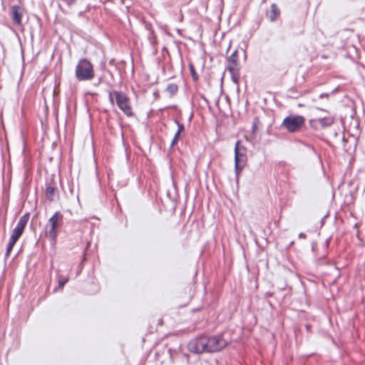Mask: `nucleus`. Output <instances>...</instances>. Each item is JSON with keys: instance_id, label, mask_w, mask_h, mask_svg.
Masks as SVG:
<instances>
[{"instance_id": "nucleus-26", "label": "nucleus", "mask_w": 365, "mask_h": 365, "mask_svg": "<svg viewBox=\"0 0 365 365\" xmlns=\"http://www.w3.org/2000/svg\"><path fill=\"white\" fill-rule=\"evenodd\" d=\"M178 138L174 137L170 143V148H173L178 141Z\"/></svg>"}, {"instance_id": "nucleus-13", "label": "nucleus", "mask_w": 365, "mask_h": 365, "mask_svg": "<svg viewBox=\"0 0 365 365\" xmlns=\"http://www.w3.org/2000/svg\"><path fill=\"white\" fill-rule=\"evenodd\" d=\"M318 120L321 129H325L327 128H329L335 122V118L332 115H328L324 118H318Z\"/></svg>"}, {"instance_id": "nucleus-14", "label": "nucleus", "mask_w": 365, "mask_h": 365, "mask_svg": "<svg viewBox=\"0 0 365 365\" xmlns=\"http://www.w3.org/2000/svg\"><path fill=\"white\" fill-rule=\"evenodd\" d=\"M18 240H19V238H17L16 237H14L12 235L10 236V238H9V242H8L7 247H6V254H5L6 258L9 257V256L10 255V253H11L14 245L18 241Z\"/></svg>"}, {"instance_id": "nucleus-19", "label": "nucleus", "mask_w": 365, "mask_h": 365, "mask_svg": "<svg viewBox=\"0 0 365 365\" xmlns=\"http://www.w3.org/2000/svg\"><path fill=\"white\" fill-rule=\"evenodd\" d=\"M309 125L310 128L312 129H313L314 130H318L321 129L320 126H319V123L318 118L310 119L309 120Z\"/></svg>"}, {"instance_id": "nucleus-20", "label": "nucleus", "mask_w": 365, "mask_h": 365, "mask_svg": "<svg viewBox=\"0 0 365 365\" xmlns=\"http://www.w3.org/2000/svg\"><path fill=\"white\" fill-rule=\"evenodd\" d=\"M59 1L58 6L61 7V4H64L68 7L73 6L78 0H58Z\"/></svg>"}, {"instance_id": "nucleus-35", "label": "nucleus", "mask_w": 365, "mask_h": 365, "mask_svg": "<svg viewBox=\"0 0 365 365\" xmlns=\"http://www.w3.org/2000/svg\"><path fill=\"white\" fill-rule=\"evenodd\" d=\"M294 244V242H291L289 246L292 245Z\"/></svg>"}, {"instance_id": "nucleus-12", "label": "nucleus", "mask_w": 365, "mask_h": 365, "mask_svg": "<svg viewBox=\"0 0 365 365\" xmlns=\"http://www.w3.org/2000/svg\"><path fill=\"white\" fill-rule=\"evenodd\" d=\"M281 11L275 3H272L270 5V10L266 12V16L271 22L276 21L279 19Z\"/></svg>"}, {"instance_id": "nucleus-22", "label": "nucleus", "mask_w": 365, "mask_h": 365, "mask_svg": "<svg viewBox=\"0 0 365 365\" xmlns=\"http://www.w3.org/2000/svg\"><path fill=\"white\" fill-rule=\"evenodd\" d=\"M68 277L59 276L58 277V287L63 288V286L68 282Z\"/></svg>"}, {"instance_id": "nucleus-23", "label": "nucleus", "mask_w": 365, "mask_h": 365, "mask_svg": "<svg viewBox=\"0 0 365 365\" xmlns=\"http://www.w3.org/2000/svg\"><path fill=\"white\" fill-rule=\"evenodd\" d=\"M148 40L152 45L157 43V37L154 31H151L148 35Z\"/></svg>"}, {"instance_id": "nucleus-2", "label": "nucleus", "mask_w": 365, "mask_h": 365, "mask_svg": "<svg viewBox=\"0 0 365 365\" xmlns=\"http://www.w3.org/2000/svg\"><path fill=\"white\" fill-rule=\"evenodd\" d=\"M63 215L56 211L48 220L45 228V236L53 243L56 244L59 229L63 225Z\"/></svg>"}, {"instance_id": "nucleus-31", "label": "nucleus", "mask_w": 365, "mask_h": 365, "mask_svg": "<svg viewBox=\"0 0 365 365\" xmlns=\"http://www.w3.org/2000/svg\"><path fill=\"white\" fill-rule=\"evenodd\" d=\"M202 99L206 102V103H208V101L207 100V98L205 97V96H202Z\"/></svg>"}, {"instance_id": "nucleus-15", "label": "nucleus", "mask_w": 365, "mask_h": 365, "mask_svg": "<svg viewBox=\"0 0 365 365\" xmlns=\"http://www.w3.org/2000/svg\"><path fill=\"white\" fill-rule=\"evenodd\" d=\"M170 96H174L178 93V86L176 83H169L165 89Z\"/></svg>"}, {"instance_id": "nucleus-3", "label": "nucleus", "mask_w": 365, "mask_h": 365, "mask_svg": "<svg viewBox=\"0 0 365 365\" xmlns=\"http://www.w3.org/2000/svg\"><path fill=\"white\" fill-rule=\"evenodd\" d=\"M95 76L93 66L86 58H81L76 64L75 77L78 81H91Z\"/></svg>"}, {"instance_id": "nucleus-34", "label": "nucleus", "mask_w": 365, "mask_h": 365, "mask_svg": "<svg viewBox=\"0 0 365 365\" xmlns=\"http://www.w3.org/2000/svg\"><path fill=\"white\" fill-rule=\"evenodd\" d=\"M82 15H83V11H81V12L79 13V16H82Z\"/></svg>"}, {"instance_id": "nucleus-7", "label": "nucleus", "mask_w": 365, "mask_h": 365, "mask_svg": "<svg viewBox=\"0 0 365 365\" xmlns=\"http://www.w3.org/2000/svg\"><path fill=\"white\" fill-rule=\"evenodd\" d=\"M188 350L194 354H202L207 352L206 336H201L200 337L192 339L187 345Z\"/></svg>"}, {"instance_id": "nucleus-1", "label": "nucleus", "mask_w": 365, "mask_h": 365, "mask_svg": "<svg viewBox=\"0 0 365 365\" xmlns=\"http://www.w3.org/2000/svg\"><path fill=\"white\" fill-rule=\"evenodd\" d=\"M109 102L112 106L116 105L118 108L128 118L133 117L134 113L128 96L119 91H107Z\"/></svg>"}, {"instance_id": "nucleus-16", "label": "nucleus", "mask_w": 365, "mask_h": 365, "mask_svg": "<svg viewBox=\"0 0 365 365\" xmlns=\"http://www.w3.org/2000/svg\"><path fill=\"white\" fill-rule=\"evenodd\" d=\"M188 67L193 81L197 82L199 80V76L195 71L193 63L190 62Z\"/></svg>"}, {"instance_id": "nucleus-32", "label": "nucleus", "mask_w": 365, "mask_h": 365, "mask_svg": "<svg viewBox=\"0 0 365 365\" xmlns=\"http://www.w3.org/2000/svg\"><path fill=\"white\" fill-rule=\"evenodd\" d=\"M309 327H310L309 325H308V324L306 325V328H307V330L309 329Z\"/></svg>"}, {"instance_id": "nucleus-33", "label": "nucleus", "mask_w": 365, "mask_h": 365, "mask_svg": "<svg viewBox=\"0 0 365 365\" xmlns=\"http://www.w3.org/2000/svg\"><path fill=\"white\" fill-rule=\"evenodd\" d=\"M267 1V0H262V4H264Z\"/></svg>"}, {"instance_id": "nucleus-18", "label": "nucleus", "mask_w": 365, "mask_h": 365, "mask_svg": "<svg viewBox=\"0 0 365 365\" xmlns=\"http://www.w3.org/2000/svg\"><path fill=\"white\" fill-rule=\"evenodd\" d=\"M259 124H260V120H259V117H257V116L255 117L254 119H253V122H252V128H251V132H252V134L253 135H255L256 130H257V127H258V125Z\"/></svg>"}, {"instance_id": "nucleus-30", "label": "nucleus", "mask_w": 365, "mask_h": 365, "mask_svg": "<svg viewBox=\"0 0 365 365\" xmlns=\"http://www.w3.org/2000/svg\"><path fill=\"white\" fill-rule=\"evenodd\" d=\"M180 133H181L180 132L177 131V132L175 133V134L174 137H175V138H178V139H179L180 135Z\"/></svg>"}, {"instance_id": "nucleus-9", "label": "nucleus", "mask_w": 365, "mask_h": 365, "mask_svg": "<svg viewBox=\"0 0 365 365\" xmlns=\"http://www.w3.org/2000/svg\"><path fill=\"white\" fill-rule=\"evenodd\" d=\"M30 217V213L26 212L24 215H23L19 222H17V225H16L15 228L13 230L11 235L14 237H16L19 239V237L21 236V235L24 232V230L28 223V221Z\"/></svg>"}, {"instance_id": "nucleus-27", "label": "nucleus", "mask_w": 365, "mask_h": 365, "mask_svg": "<svg viewBox=\"0 0 365 365\" xmlns=\"http://www.w3.org/2000/svg\"><path fill=\"white\" fill-rule=\"evenodd\" d=\"M329 96V93H323L319 95V98H328Z\"/></svg>"}, {"instance_id": "nucleus-10", "label": "nucleus", "mask_w": 365, "mask_h": 365, "mask_svg": "<svg viewBox=\"0 0 365 365\" xmlns=\"http://www.w3.org/2000/svg\"><path fill=\"white\" fill-rule=\"evenodd\" d=\"M227 67L228 71H233L240 67L239 62L238 51L235 49L232 54L227 58Z\"/></svg>"}, {"instance_id": "nucleus-11", "label": "nucleus", "mask_w": 365, "mask_h": 365, "mask_svg": "<svg viewBox=\"0 0 365 365\" xmlns=\"http://www.w3.org/2000/svg\"><path fill=\"white\" fill-rule=\"evenodd\" d=\"M23 11L24 9L18 5L11 6V17L13 22L18 26L22 24Z\"/></svg>"}, {"instance_id": "nucleus-17", "label": "nucleus", "mask_w": 365, "mask_h": 365, "mask_svg": "<svg viewBox=\"0 0 365 365\" xmlns=\"http://www.w3.org/2000/svg\"><path fill=\"white\" fill-rule=\"evenodd\" d=\"M240 67H237V70H235L233 71H229L231 74V78L232 81L235 83H237L240 80Z\"/></svg>"}, {"instance_id": "nucleus-5", "label": "nucleus", "mask_w": 365, "mask_h": 365, "mask_svg": "<svg viewBox=\"0 0 365 365\" xmlns=\"http://www.w3.org/2000/svg\"><path fill=\"white\" fill-rule=\"evenodd\" d=\"M305 118L299 115H289L284 118L282 125L289 133L299 131L304 125Z\"/></svg>"}, {"instance_id": "nucleus-21", "label": "nucleus", "mask_w": 365, "mask_h": 365, "mask_svg": "<svg viewBox=\"0 0 365 365\" xmlns=\"http://www.w3.org/2000/svg\"><path fill=\"white\" fill-rule=\"evenodd\" d=\"M167 350V353L169 355L170 360L172 363L174 362L175 356L178 354L176 350H173L171 348H168L167 346L165 347Z\"/></svg>"}, {"instance_id": "nucleus-28", "label": "nucleus", "mask_w": 365, "mask_h": 365, "mask_svg": "<svg viewBox=\"0 0 365 365\" xmlns=\"http://www.w3.org/2000/svg\"><path fill=\"white\" fill-rule=\"evenodd\" d=\"M274 295V292H267L265 293L264 296L265 297H272Z\"/></svg>"}, {"instance_id": "nucleus-29", "label": "nucleus", "mask_w": 365, "mask_h": 365, "mask_svg": "<svg viewBox=\"0 0 365 365\" xmlns=\"http://www.w3.org/2000/svg\"><path fill=\"white\" fill-rule=\"evenodd\" d=\"M298 236L299 238H303V239H305L307 237V235L304 232H300Z\"/></svg>"}, {"instance_id": "nucleus-8", "label": "nucleus", "mask_w": 365, "mask_h": 365, "mask_svg": "<svg viewBox=\"0 0 365 365\" xmlns=\"http://www.w3.org/2000/svg\"><path fill=\"white\" fill-rule=\"evenodd\" d=\"M45 195L49 202H53L56 199L59 198L57 183L53 178H49L46 180Z\"/></svg>"}, {"instance_id": "nucleus-24", "label": "nucleus", "mask_w": 365, "mask_h": 365, "mask_svg": "<svg viewBox=\"0 0 365 365\" xmlns=\"http://www.w3.org/2000/svg\"><path fill=\"white\" fill-rule=\"evenodd\" d=\"M175 124L178 126V130L177 131L180 132V133L184 131L185 125L182 123H180L178 120H175Z\"/></svg>"}, {"instance_id": "nucleus-4", "label": "nucleus", "mask_w": 365, "mask_h": 365, "mask_svg": "<svg viewBox=\"0 0 365 365\" xmlns=\"http://www.w3.org/2000/svg\"><path fill=\"white\" fill-rule=\"evenodd\" d=\"M247 163V149L237 140L235 146V173L237 181Z\"/></svg>"}, {"instance_id": "nucleus-25", "label": "nucleus", "mask_w": 365, "mask_h": 365, "mask_svg": "<svg viewBox=\"0 0 365 365\" xmlns=\"http://www.w3.org/2000/svg\"><path fill=\"white\" fill-rule=\"evenodd\" d=\"M145 27L149 31V33L151 31H154V30L153 29V26L150 23H145Z\"/></svg>"}, {"instance_id": "nucleus-6", "label": "nucleus", "mask_w": 365, "mask_h": 365, "mask_svg": "<svg viewBox=\"0 0 365 365\" xmlns=\"http://www.w3.org/2000/svg\"><path fill=\"white\" fill-rule=\"evenodd\" d=\"M206 344L207 352L220 351L227 345V342L221 335L206 336Z\"/></svg>"}]
</instances>
